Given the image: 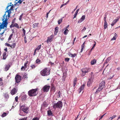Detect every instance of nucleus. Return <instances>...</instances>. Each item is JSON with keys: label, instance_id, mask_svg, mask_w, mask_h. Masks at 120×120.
<instances>
[{"label": "nucleus", "instance_id": "f257e3e1", "mask_svg": "<svg viewBox=\"0 0 120 120\" xmlns=\"http://www.w3.org/2000/svg\"><path fill=\"white\" fill-rule=\"evenodd\" d=\"M50 70L48 68H46L44 69L40 72V74L43 76H47L50 74Z\"/></svg>", "mask_w": 120, "mask_h": 120}, {"label": "nucleus", "instance_id": "f03ea898", "mask_svg": "<svg viewBox=\"0 0 120 120\" xmlns=\"http://www.w3.org/2000/svg\"><path fill=\"white\" fill-rule=\"evenodd\" d=\"M38 89H35L29 90L28 92L29 95L30 96H34L37 95L38 94V93L37 92Z\"/></svg>", "mask_w": 120, "mask_h": 120}, {"label": "nucleus", "instance_id": "7ed1b4c3", "mask_svg": "<svg viewBox=\"0 0 120 120\" xmlns=\"http://www.w3.org/2000/svg\"><path fill=\"white\" fill-rule=\"evenodd\" d=\"M62 102L61 101H59L56 103H54L53 105V108L56 109H61L62 107Z\"/></svg>", "mask_w": 120, "mask_h": 120}, {"label": "nucleus", "instance_id": "20e7f679", "mask_svg": "<svg viewBox=\"0 0 120 120\" xmlns=\"http://www.w3.org/2000/svg\"><path fill=\"white\" fill-rule=\"evenodd\" d=\"M81 71L82 72L81 76L83 77L86 75V73H88L90 71V69L89 68H85L81 69Z\"/></svg>", "mask_w": 120, "mask_h": 120}, {"label": "nucleus", "instance_id": "39448f33", "mask_svg": "<svg viewBox=\"0 0 120 120\" xmlns=\"http://www.w3.org/2000/svg\"><path fill=\"white\" fill-rule=\"evenodd\" d=\"M7 20V19L6 18L5 21L3 22L2 23L0 22V31L2 29H4V27H7L8 24Z\"/></svg>", "mask_w": 120, "mask_h": 120}, {"label": "nucleus", "instance_id": "423d86ee", "mask_svg": "<svg viewBox=\"0 0 120 120\" xmlns=\"http://www.w3.org/2000/svg\"><path fill=\"white\" fill-rule=\"evenodd\" d=\"M105 84V81L104 80L102 81L100 84L99 88L97 90L96 93H98V91H100L101 90L103 89V88L104 87Z\"/></svg>", "mask_w": 120, "mask_h": 120}, {"label": "nucleus", "instance_id": "0eeeda50", "mask_svg": "<svg viewBox=\"0 0 120 120\" xmlns=\"http://www.w3.org/2000/svg\"><path fill=\"white\" fill-rule=\"evenodd\" d=\"M50 87V86L46 85L44 86L42 90L44 92H47L49 91Z\"/></svg>", "mask_w": 120, "mask_h": 120}, {"label": "nucleus", "instance_id": "6e6552de", "mask_svg": "<svg viewBox=\"0 0 120 120\" xmlns=\"http://www.w3.org/2000/svg\"><path fill=\"white\" fill-rule=\"evenodd\" d=\"M54 35H51L50 36L48 37L47 39L46 42L48 44L51 42L53 40V39Z\"/></svg>", "mask_w": 120, "mask_h": 120}, {"label": "nucleus", "instance_id": "1a4fd4ad", "mask_svg": "<svg viewBox=\"0 0 120 120\" xmlns=\"http://www.w3.org/2000/svg\"><path fill=\"white\" fill-rule=\"evenodd\" d=\"M14 7V5H13V4L8 5V6L7 7L6 9L8 11L11 12V11L13 10V8Z\"/></svg>", "mask_w": 120, "mask_h": 120}, {"label": "nucleus", "instance_id": "9d476101", "mask_svg": "<svg viewBox=\"0 0 120 120\" xmlns=\"http://www.w3.org/2000/svg\"><path fill=\"white\" fill-rule=\"evenodd\" d=\"M15 82L17 83L19 82L21 80V76L18 74H16L15 77Z\"/></svg>", "mask_w": 120, "mask_h": 120}, {"label": "nucleus", "instance_id": "9b49d317", "mask_svg": "<svg viewBox=\"0 0 120 120\" xmlns=\"http://www.w3.org/2000/svg\"><path fill=\"white\" fill-rule=\"evenodd\" d=\"M18 91V89L17 88H13L11 91L10 93L12 95H14L16 94Z\"/></svg>", "mask_w": 120, "mask_h": 120}, {"label": "nucleus", "instance_id": "f8f14e48", "mask_svg": "<svg viewBox=\"0 0 120 120\" xmlns=\"http://www.w3.org/2000/svg\"><path fill=\"white\" fill-rule=\"evenodd\" d=\"M85 85L83 84V85L81 86L80 87L78 90V91L79 92V93H80L82 91L84 90L85 87Z\"/></svg>", "mask_w": 120, "mask_h": 120}, {"label": "nucleus", "instance_id": "ddd939ff", "mask_svg": "<svg viewBox=\"0 0 120 120\" xmlns=\"http://www.w3.org/2000/svg\"><path fill=\"white\" fill-rule=\"evenodd\" d=\"M118 19H115L112 21V23L111 24L112 26H113L119 20V19L120 18V16H118Z\"/></svg>", "mask_w": 120, "mask_h": 120}, {"label": "nucleus", "instance_id": "4468645a", "mask_svg": "<svg viewBox=\"0 0 120 120\" xmlns=\"http://www.w3.org/2000/svg\"><path fill=\"white\" fill-rule=\"evenodd\" d=\"M28 109V108L25 107L24 106L22 108V110L23 112L26 113H28V112L27 110Z\"/></svg>", "mask_w": 120, "mask_h": 120}, {"label": "nucleus", "instance_id": "2eb2a0df", "mask_svg": "<svg viewBox=\"0 0 120 120\" xmlns=\"http://www.w3.org/2000/svg\"><path fill=\"white\" fill-rule=\"evenodd\" d=\"M93 81V79L92 78L89 79V81L88 82L87 85L88 86H89L90 84L92 83Z\"/></svg>", "mask_w": 120, "mask_h": 120}, {"label": "nucleus", "instance_id": "dca6fc26", "mask_svg": "<svg viewBox=\"0 0 120 120\" xmlns=\"http://www.w3.org/2000/svg\"><path fill=\"white\" fill-rule=\"evenodd\" d=\"M7 56L8 55H7V53L6 52H4L3 55L2 59L3 60H5L7 57Z\"/></svg>", "mask_w": 120, "mask_h": 120}, {"label": "nucleus", "instance_id": "f3484780", "mask_svg": "<svg viewBox=\"0 0 120 120\" xmlns=\"http://www.w3.org/2000/svg\"><path fill=\"white\" fill-rule=\"evenodd\" d=\"M96 61L97 60L96 59H94L91 61V64L92 65H94L96 63Z\"/></svg>", "mask_w": 120, "mask_h": 120}, {"label": "nucleus", "instance_id": "a211bd4d", "mask_svg": "<svg viewBox=\"0 0 120 120\" xmlns=\"http://www.w3.org/2000/svg\"><path fill=\"white\" fill-rule=\"evenodd\" d=\"M26 95H23L21 99V100L22 101H24L26 100Z\"/></svg>", "mask_w": 120, "mask_h": 120}, {"label": "nucleus", "instance_id": "6ab92c4d", "mask_svg": "<svg viewBox=\"0 0 120 120\" xmlns=\"http://www.w3.org/2000/svg\"><path fill=\"white\" fill-rule=\"evenodd\" d=\"M48 115L49 116H53V114L52 111L49 110L47 111Z\"/></svg>", "mask_w": 120, "mask_h": 120}, {"label": "nucleus", "instance_id": "aec40b11", "mask_svg": "<svg viewBox=\"0 0 120 120\" xmlns=\"http://www.w3.org/2000/svg\"><path fill=\"white\" fill-rule=\"evenodd\" d=\"M55 30L54 34L55 35H56L58 31V28L57 27H56L55 28Z\"/></svg>", "mask_w": 120, "mask_h": 120}, {"label": "nucleus", "instance_id": "412c9836", "mask_svg": "<svg viewBox=\"0 0 120 120\" xmlns=\"http://www.w3.org/2000/svg\"><path fill=\"white\" fill-rule=\"evenodd\" d=\"M77 79L76 78H75L74 79V81L73 82V87H74L75 86L76 82H77Z\"/></svg>", "mask_w": 120, "mask_h": 120}, {"label": "nucleus", "instance_id": "4be33fe9", "mask_svg": "<svg viewBox=\"0 0 120 120\" xmlns=\"http://www.w3.org/2000/svg\"><path fill=\"white\" fill-rule=\"evenodd\" d=\"M10 67V66L9 65H6L5 68V71H7L8 70H9Z\"/></svg>", "mask_w": 120, "mask_h": 120}, {"label": "nucleus", "instance_id": "5701e85b", "mask_svg": "<svg viewBox=\"0 0 120 120\" xmlns=\"http://www.w3.org/2000/svg\"><path fill=\"white\" fill-rule=\"evenodd\" d=\"M4 95L6 99H8L9 98V96L7 93H4Z\"/></svg>", "mask_w": 120, "mask_h": 120}, {"label": "nucleus", "instance_id": "b1692460", "mask_svg": "<svg viewBox=\"0 0 120 120\" xmlns=\"http://www.w3.org/2000/svg\"><path fill=\"white\" fill-rule=\"evenodd\" d=\"M38 23H34L33 24V27L34 28L35 27H38Z\"/></svg>", "mask_w": 120, "mask_h": 120}, {"label": "nucleus", "instance_id": "393cba45", "mask_svg": "<svg viewBox=\"0 0 120 120\" xmlns=\"http://www.w3.org/2000/svg\"><path fill=\"white\" fill-rule=\"evenodd\" d=\"M108 25L107 22H104V29H106V28L107 27Z\"/></svg>", "mask_w": 120, "mask_h": 120}, {"label": "nucleus", "instance_id": "a878e982", "mask_svg": "<svg viewBox=\"0 0 120 120\" xmlns=\"http://www.w3.org/2000/svg\"><path fill=\"white\" fill-rule=\"evenodd\" d=\"M16 46V43H13L11 45H10V47L12 48H14Z\"/></svg>", "mask_w": 120, "mask_h": 120}, {"label": "nucleus", "instance_id": "bb28decb", "mask_svg": "<svg viewBox=\"0 0 120 120\" xmlns=\"http://www.w3.org/2000/svg\"><path fill=\"white\" fill-rule=\"evenodd\" d=\"M65 30L64 32V34L65 35H67L68 33L69 30H68V29H66Z\"/></svg>", "mask_w": 120, "mask_h": 120}, {"label": "nucleus", "instance_id": "cd10ccee", "mask_svg": "<svg viewBox=\"0 0 120 120\" xmlns=\"http://www.w3.org/2000/svg\"><path fill=\"white\" fill-rule=\"evenodd\" d=\"M110 59L111 57H108L106 60V61L105 63L106 64L107 63L109 62Z\"/></svg>", "mask_w": 120, "mask_h": 120}, {"label": "nucleus", "instance_id": "c85d7f7f", "mask_svg": "<svg viewBox=\"0 0 120 120\" xmlns=\"http://www.w3.org/2000/svg\"><path fill=\"white\" fill-rule=\"evenodd\" d=\"M41 45H40L38 46L35 49L36 50H40L41 47Z\"/></svg>", "mask_w": 120, "mask_h": 120}, {"label": "nucleus", "instance_id": "c756f323", "mask_svg": "<svg viewBox=\"0 0 120 120\" xmlns=\"http://www.w3.org/2000/svg\"><path fill=\"white\" fill-rule=\"evenodd\" d=\"M23 0H19L16 3V4H15L14 5L15 6L16 5V4H17L18 3H19V4H21L22 3Z\"/></svg>", "mask_w": 120, "mask_h": 120}, {"label": "nucleus", "instance_id": "7c9ffc66", "mask_svg": "<svg viewBox=\"0 0 120 120\" xmlns=\"http://www.w3.org/2000/svg\"><path fill=\"white\" fill-rule=\"evenodd\" d=\"M77 54L76 53L74 54H70L69 55L70 56H71L72 57H74L76 56Z\"/></svg>", "mask_w": 120, "mask_h": 120}, {"label": "nucleus", "instance_id": "2f4dec72", "mask_svg": "<svg viewBox=\"0 0 120 120\" xmlns=\"http://www.w3.org/2000/svg\"><path fill=\"white\" fill-rule=\"evenodd\" d=\"M13 34L12 33L10 35L9 38H8V41H9L11 40V38H12V37L13 36Z\"/></svg>", "mask_w": 120, "mask_h": 120}, {"label": "nucleus", "instance_id": "473e14b6", "mask_svg": "<svg viewBox=\"0 0 120 120\" xmlns=\"http://www.w3.org/2000/svg\"><path fill=\"white\" fill-rule=\"evenodd\" d=\"M6 12H7L8 13V15H6V18H6L7 19H7V16H8V17H10V14L11 13V12H8V11H6Z\"/></svg>", "mask_w": 120, "mask_h": 120}, {"label": "nucleus", "instance_id": "72a5a7b5", "mask_svg": "<svg viewBox=\"0 0 120 120\" xmlns=\"http://www.w3.org/2000/svg\"><path fill=\"white\" fill-rule=\"evenodd\" d=\"M41 60L38 59H37L36 61V64H39L40 63Z\"/></svg>", "mask_w": 120, "mask_h": 120}, {"label": "nucleus", "instance_id": "f704fd0d", "mask_svg": "<svg viewBox=\"0 0 120 120\" xmlns=\"http://www.w3.org/2000/svg\"><path fill=\"white\" fill-rule=\"evenodd\" d=\"M116 115H114L112 117H110L109 118V120H112L113 118L116 117Z\"/></svg>", "mask_w": 120, "mask_h": 120}, {"label": "nucleus", "instance_id": "c9c22d12", "mask_svg": "<svg viewBox=\"0 0 120 120\" xmlns=\"http://www.w3.org/2000/svg\"><path fill=\"white\" fill-rule=\"evenodd\" d=\"M13 27L15 26V27H17L18 28H19V27L18 26V24L16 23H15L14 25V26H13Z\"/></svg>", "mask_w": 120, "mask_h": 120}, {"label": "nucleus", "instance_id": "e433bc0d", "mask_svg": "<svg viewBox=\"0 0 120 120\" xmlns=\"http://www.w3.org/2000/svg\"><path fill=\"white\" fill-rule=\"evenodd\" d=\"M3 81L2 79L0 78V86H2L3 85V83L2 81Z\"/></svg>", "mask_w": 120, "mask_h": 120}, {"label": "nucleus", "instance_id": "4c0bfd02", "mask_svg": "<svg viewBox=\"0 0 120 120\" xmlns=\"http://www.w3.org/2000/svg\"><path fill=\"white\" fill-rule=\"evenodd\" d=\"M7 115V113L6 112H4L1 115V116L2 117H4L6 116Z\"/></svg>", "mask_w": 120, "mask_h": 120}, {"label": "nucleus", "instance_id": "58836bf2", "mask_svg": "<svg viewBox=\"0 0 120 120\" xmlns=\"http://www.w3.org/2000/svg\"><path fill=\"white\" fill-rule=\"evenodd\" d=\"M63 19L61 18L60 19H59L58 21V23L59 24H60L62 22Z\"/></svg>", "mask_w": 120, "mask_h": 120}, {"label": "nucleus", "instance_id": "ea45409f", "mask_svg": "<svg viewBox=\"0 0 120 120\" xmlns=\"http://www.w3.org/2000/svg\"><path fill=\"white\" fill-rule=\"evenodd\" d=\"M85 15H83L80 18L83 21L85 19Z\"/></svg>", "mask_w": 120, "mask_h": 120}, {"label": "nucleus", "instance_id": "a19ab883", "mask_svg": "<svg viewBox=\"0 0 120 120\" xmlns=\"http://www.w3.org/2000/svg\"><path fill=\"white\" fill-rule=\"evenodd\" d=\"M28 61H26V62L25 63V64H24V67H25V68H26L27 67V65L28 64Z\"/></svg>", "mask_w": 120, "mask_h": 120}, {"label": "nucleus", "instance_id": "79ce46f5", "mask_svg": "<svg viewBox=\"0 0 120 120\" xmlns=\"http://www.w3.org/2000/svg\"><path fill=\"white\" fill-rule=\"evenodd\" d=\"M23 14H22L20 15V17L19 18V19L20 20H21L22 16H23Z\"/></svg>", "mask_w": 120, "mask_h": 120}, {"label": "nucleus", "instance_id": "37998d69", "mask_svg": "<svg viewBox=\"0 0 120 120\" xmlns=\"http://www.w3.org/2000/svg\"><path fill=\"white\" fill-rule=\"evenodd\" d=\"M51 89L52 90H53L54 91H55V88L54 86H52L51 87Z\"/></svg>", "mask_w": 120, "mask_h": 120}, {"label": "nucleus", "instance_id": "c03bdc74", "mask_svg": "<svg viewBox=\"0 0 120 120\" xmlns=\"http://www.w3.org/2000/svg\"><path fill=\"white\" fill-rule=\"evenodd\" d=\"M39 117H36L33 118L32 120H39Z\"/></svg>", "mask_w": 120, "mask_h": 120}, {"label": "nucleus", "instance_id": "a18cd8bd", "mask_svg": "<svg viewBox=\"0 0 120 120\" xmlns=\"http://www.w3.org/2000/svg\"><path fill=\"white\" fill-rule=\"evenodd\" d=\"M27 117H25L23 118L20 119L19 120H27Z\"/></svg>", "mask_w": 120, "mask_h": 120}, {"label": "nucleus", "instance_id": "49530a36", "mask_svg": "<svg viewBox=\"0 0 120 120\" xmlns=\"http://www.w3.org/2000/svg\"><path fill=\"white\" fill-rule=\"evenodd\" d=\"M52 10H50L49 11V12L47 13L46 14V17L47 18L48 17V14Z\"/></svg>", "mask_w": 120, "mask_h": 120}, {"label": "nucleus", "instance_id": "de8ad7c7", "mask_svg": "<svg viewBox=\"0 0 120 120\" xmlns=\"http://www.w3.org/2000/svg\"><path fill=\"white\" fill-rule=\"evenodd\" d=\"M70 60V58H68L65 59V61L66 62H68Z\"/></svg>", "mask_w": 120, "mask_h": 120}, {"label": "nucleus", "instance_id": "09e8293b", "mask_svg": "<svg viewBox=\"0 0 120 120\" xmlns=\"http://www.w3.org/2000/svg\"><path fill=\"white\" fill-rule=\"evenodd\" d=\"M6 15V13H5L4 15H3V19H2V20H3V22L5 20H4V19H5V16Z\"/></svg>", "mask_w": 120, "mask_h": 120}, {"label": "nucleus", "instance_id": "8fccbe9b", "mask_svg": "<svg viewBox=\"0 0 120 120\" xmlns=\"http://www.w3.org/2000/svg\"><path fill=\"white\" fill-rule=\"evenodd\" d=\"M83 21L80 19L78 22V23H80L82 22Z\"/></svg>", "mask_w": 120, "mask_h": 120}, {"label": "nucleus", "instance_id": "3c124183", "mask_svg": "<svg viewBox=\"0 0 120 120\" xmlns=\"http://www.w3.org/2000/svg\"><path fill=\"white\" fill-rule=\"evenodd\" d=\"M25 67H24V66H22L21 68V69L22 70H25Z\"/></svg>", "mask_w": 120, "mask_h": 120}, {"label": "nucleus", "instance_id": "603ef678", "mask_svg": "<svg viewBox=\"0 0 120 120\" xmlns=\"http://www.w3.org/2000/svg\"><path fill=\"white\" fill-rule=\"evenodd\" d=\"M18 96H17L15 98V101L17 102L18 101Z\"/></svg>", "mask_w": 120, "mask_h": 120}, {"label": "nucleus", "instance_id": "864d4df0", "mask_svg": "<svg viewBox=\"0 0 120 120\" xmlns=\"http://www.w3.org/2000/svg\"><path fill=\"white\" fill-rule=\"evenodd\" d=\"M5 45L7 46H8V47H10V44H9L8 43H5Z\"/></svg>", "mask_w": 120, "mask_h": 120}, {"label": "nucleus", "instance_id": "5fc2aeb1", "mask_svg": "<svg viewBox=\"0 0 120 120\" xmlns=\"http://www.w3.org/2000/svg\"><path fill=\"white\" fill-rule=\"evenodd\" d=\"M35 66L34 65H33L31 66L32 69L34 68L35 67Z\"/></svg>", "mask_w": 120, "mask_h": 120}, {"label": "nucleus", "instance_id": "6e6d98bb", "mask_svg": "<svg viewBox=\"0 0 120 120\" xmlns=\"http://www.w3.org/2000/svg\"><path fill=\"white\" fill-rule=\"evenodd\" d=\"M86 29V28L85 27H84L83 29L81 30L82 32L84 31Z\"/></svg>", "mask_w": 120, "mask_h": 120}, {"label": "nucleus", "instance_id": "4d7b16f0", "mask_svg": "<svg viewBox=\"0 0 120 120\" xmlns=\"http://www.w3.org/2000/svg\"><path fill=\"white\" fill-rule=\"evenodd\" d=\"M85 42H84V43L81 46L82 48H84V47H85Z\"/></svg>", "mask_w": 120, "mask_h": 120}, {"label": "nucleus", "instance_id": "13d9d810", "mask_svg": "<svg viewBox=\"0 0 120 120\" xmlns=\"http://www.w3.org/2000/svg\"><path fill=\"white\" fill-rule=\"evenodd\" d=\"M116 39V38L115 37V36H114L113 38L111 39V40H115Z\"/></svg>", "mask_w": 120, "mask_h": 120}, {"label": "nucleus", "instance_id": "bf43d9fd", "mask_svg": "<svg viewBox=\"0 0 120 120\" xmlns=\"http://www.w3.org/2000/svg\"><path fill=\"white\" fill-rule=\"evenodd\" d=\"M58 97H59L60 96V94H61V93H60V91L58 92Z\"/></svg>", "mask_w": 120, "mask_h": 120}, {"label": "nucleus", "instance_id": "052dcab7", "mask_svg": "<svg viewBox=\"0 0 120 120\" xmlns=\"http://www.w3.org/2000/svg\"><path fill=\"white\" fill-rule=\"evenodd\" d=\"M77 15V14L75 13L74 15V17L73 19H74V18H76Z\"/></svg>", "mask_w": 120, "mask_h": 120}, {"label": "nucleus", "instance_id": "680f3d73", "mask_svg": "<svg viewBox=\"0 0 120 120\" xmlns=\"http://www.w3.org/2000/svg\"><path fill=\"white\" fill-rule=\"evenodd\" d=\"M22 31L24 35H25L26 33V31L25 30H24V29H22Z\"/></svg>", "mask_w": 120, "mask_h": 120}, {"label": "nucleus", "instance_id": "e2e57ef3", "mask_svg": "<svg viewBox=\"0 0 120 120\" xmlns=\"http://www.w3.org/2000/svg\"><path fill=\"white\" fill-rule=\"evenodd\" d=\"M66 5V4H62L60 6V8H61L62 7H63L64 6H65Z\"/></svg>", "mask_w": 120, "mask_h": 120}, {"label": "nucleus", "instance_id": "0e129e2a", "mask_svg": "<svg viewBox=\"0 0 120 120\" xmlns=\"http://www.w3.org/2000/svg\"><path fill=\"white\" fill-rule=\"evenodd\" d=\"M104 22H106V17H105L104 18Z\"/></svg>", "mask_w": 120, "mask_h": 120}, {"label": "nucleus", "instance_id": "69168bd1", "mask_svg": "<svg viewBox=\"0 0 120 120\" xmlns=\"http://www.w3.org/2000/svg\"><path fill=\"white\" fill-rule=\"evenodd\" d=\"M105 114H106V113L105 114H104L100 118V119L99 120H100V119H102L103 118V116H104V115H105Z\"/></svg>", "mask_w": 120, "mask_h": 120}, {"label": "nucleus", "instance_id": "338daca9", "mask_svg": "<svg viewBox=\"0 0 120 120\" xmlns=\"http://www.w3.org/2000/svg\"><path fill=\"white\" fill-rule=\"evenodd\" d=\"M79 9H78L76 11V12H75V13H76L77 14H78V11H79Z\"/></svg>", "mask_w": 120, "mask_h": 120}, {"label": "nucleus", "instance_id": "774afa93", "mask_svg": "<svg viewBox=\"0 0 120 120\" xmlns=\"http://www.w3.org/2000/svg\"><path fill=\"white\" fill-rule=\"evenodd\" d=\"M69 25H68L67 26V27H66V28H64L63 29V30H64L65 29H68L67 28L68 27H69Z\"/></svg>", "mask_w": 120, "mask_h": 120}]
</instances>
